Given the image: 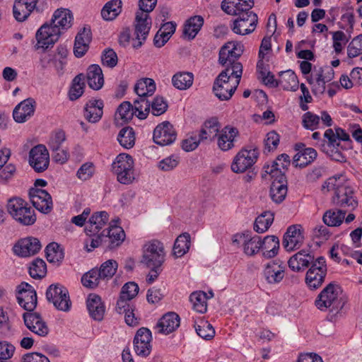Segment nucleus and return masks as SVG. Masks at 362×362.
Listing matches in <instances>:
<instances>
[{"instance_id":"nucleus-1","label":"nucleus","mask_w":362,"mask_h":362,"mask_svg":"<svg viewBox=\"0 0 362 362\" xmlns=\"http://www.w3.org/2000/svg\"><path fill=\"white\" fill-rule=\"evenodd\" d=\"M74 20L71 11L66 8L57 9L49 22L44 23L37 31L35 49L43 51L52 47L64 31L70 28Z\"/></svg>"},{"instance_id":"nucleus-2","label":"nucleus","mask_w":362,"mask_h":362,"mask_svg":"<svg viewBox=\"0 0 362 362\" xmlns=\"http://www.w3.org/2000/svg\"><path fill=\"white\" fill-rule=\"evenodd\" d=\"M254 4V0H223L221 2V9L226 13L238 16L231 26L233 33L245 35L255 30L258 17L251 11Z\"/></svg>"},{"instance_id":"nucleus-3","label":"nucleus","mask_w":362,"mask_h":362,"mask_svg":"<svg viewBox=\"0 0 362 362\" xmlns=\"http://www.w3.org/2000/svg\"><path fill=\"white\" fill-rule=\"evenodd\" d=\"M233 68L224 69L214 80L213 92L220 100H230L240 84L243 74L240 66Z\"/></svg>"},{"instance_id":"nucleus-4","label":"nucleus","mask_w":362,"mask_h":362,"mask_svg":"<svg viewBox=\"0 0 362 362\" xmlns=\"http://www.w3.org/2000/svg\"><path fill=\"white\" fill-rule=\"evenodd\" d=\"M276 165H278L277 162L272 165L265 164L263 167L264 173L262 177L266 178V176L269 175L273 179L269 196L274 202L280 204L285 199L287 194V179L285 173L281 171Z\"/></svg>"},{"instance_id":"nucleus-5","label":"nucleus","mask_w":362,"mask_h":362,"mask_svg":"<svg viewBox=\"0 0 362 362\" xmlns=\"http://www.w3.org/2000/svg\"><path fill=\"white\" fill-rule=\"evenodd\" d=\"M338 288L336 284H329L317 297L315 302L316 307L321 311L329 310L333 316L339 313L346 302L339 296Z\"/></svg>"},{"instance_id":"nucleus-6","label":"nucleus","mask_w":362,"mask_h":362,"mask_svg":"<svg viewBox=\"0 0 362 362\" xmlns=\"http://www.w3.org/2000/svg\"><path fill=\"white\" fill-rule=\"evenodd\" d=\"M7 211L11 216L22 226H32L36 221L34 210L21 198L10 199L7 203Z\"/></svg>"},{"instance_id":"nucleus-7","label":"nucleus","mask_w":362,"mask_h":362,"mask_svg":"<svg viewBox=\"0 0 362 362\" xmlns=\"http://www.w3.org/2000/svg\"><path fill=\"white\" fill-rule=\"evenodd\" d=\"M244 52L243 45L238 42H228L221 47L218 54V62L224 69H234L235 66L239 64L243 71L242 64L238 61Z\"/></svg>"},{"instance_id":"nucleus-8","label":"nucleus","mask_w":362,"mask_h":362,"mask_svg":"<svg viewBox=\"0 0 362 362\" xmlns=\"http://www.w3.org/2000/svg\"><path fill=\"white\" fill-rule=\"evenodd\" d=\"M112 172L117 175V180L124 185L132 183L134 176V160L131 156L126 153L119 154L112 165Z\"/></svg>"},{"instance_id":"nucleus-9","label":"nucleus","mask_w":362,"mask_h":362,"mask_svg":"<svg viewBox=\"0 0 362 362\" xmlns=\"http://www.w3.org/2000/svg\"><path fill=\"white\" fill-rule=\"evenodd\" d=\"M165 252L163 244L153 240L144 245L142 262L148 268L161 267L165 262Z\"/></svg>"},{"instance_id":"nucleus-10","label":"nucleus","mask_w":362,"mask_h":362,"mask_svg":"<svg viewBox=\"0 0 362 362\" xmlns=\"http://www.w3.org/2000/svg\"><path fill=\"white\" fill-rule=\"evenodd\" d=\"M332 202L334 206L342 209L346 213L353 211L358 205L354 189L344 183L342 186H339L336 189V192H334Z\"/></svg>"},{"instance_id":"nucleus-11","label":"nucleus","mask_w":362,"mask_h":362,"mask_svg":"<svg viewBox=\"0 0 362 362\" xmlns=\"http://www.w3.org/2000/svg\"><path fill=\"white\" fill-rule=\"evenodd\" d=\"M47 300L59 310L67 312L71 306L69 293L66 287L59 284H51L46 291Z\"/></svg>"},{"instance_id":"nucleus-12","label":"nucleus","mask_w":362,"mask_h":362,"mask_svg":"<svg viewBox=\"0 0 362 362\" xmlns=\"http://www.w3.org/2000/svg\"><path fill=\"white\" fill-rule=\"evenodd\" d=\"M259 156V151L257 147L251 146L242 149L235 157L231 165V170L235 173H241L256 163Z\"/></svg>"},{"instance_id":"nucleus-13","label":"nucleus","mask_w":362,"mask_h":362,"mask_svg":"<svg viewBox=\"0 0 362 362\" xmlns=\"http://www.w3.org/2000/svg\"><path fill=\"white\" fill-rule=\"evenodd\" d=\"M327 267L323 257L316 258L315 262L309 267L305 282L310 288L316 289L322 286L327 275Z\"/></svg>"},{"instance_id":"nucleus-14","label":"nucleus","mask_w":362,"mask_h":362,"mask_svg":"<svg viewBox=\"0 0 362 362\" xmlns=\"http://www.w3.org/2000/svg\"><path fill=\"white\" fill-rule=\"evenodd\" d=\"M22 317L26 328L35 334L45 337L49 334V329L40 313L33 311L25 312Z\"/></svg>"},{"instance_id":"nucleus-15","label":"nucleus","mask_w":362,"mask_h":362,"mask_svg":"<svg viewBox=\"0 0 362 362\" xmlns=\"http://www.w3.org/2000/svg\"><path fill=\"white\" fill-rule=\"evenodd\" d=\"M17 300L18 304L26 310L33 311L37 304V293L34 288L26 282L18 286Z\"/></svg>"},{"instance_id":"nucleus-16","label":"nucleus","mask_w":362,"mask_h":362,"mask_svg":"<svg viewBox=\"0 0 362 362\" xmlns=\"http://www.w3.org/2000/svg\"><path fill=\"white\" fill-rule=\"evenodd\" d=\"M151 332L146 327L139 329L134 338V350L136 354L140 357H147L151 351L152 346Z\"/></svg>"},{"instance_id":"nucleus-17","label":"nucleus","mask_w":362,"mask_h":362,"mask_svg":"<svg viewBox=\"0 0 362 362\" xmlns=\"http://www.w3.org/2000/svg\"><path fill=\"white\" fill-rule=\"evenodd\" d=\"M29 163L37 173L46 170L49 163V155L46 147L39 144L31 148L29 153Z\"/></svg>"},{"instance_id":"nucleus-18","label":"nucleus","mask_w":362,"mask_h":362,"mask_svg":"<svg viewBox=\"0 0 362 362\" xmlns=\"http://www.w3.org/2000/svg\"><path fill=\"white\" fill-rule=\"evenodd\" d=\"M29 197L33 206L39 211L47 214L52 209L51 195L45 189L31 188Z\"/></svg>"},{"instance_id":"nucleus-19","label":"nucleus","mask_w":362,"mask_h":362,"mask_svg":"<svg viewBox=\"0 0 362 362\" xmlns=\"http://www.w3.org/2000/svg\"><path fill=\"white\" fill-rule=\"evenodd\" d=\"M304 235L300 225L290 226L285 234L282 241V245L288 252L298 250L303 244Z\"/></svg>"},{"instance_id":"nucleus-20","label":"nucleus","mask_w":362,"mask_h":362,"mask_svg":"<svg viewBox=\"0 0 362 362\" xmlns=\"http://www.w3.org/2000/svg\"><path fill=\"white\" fill-rule=\"evenodd\" d=\"M315 259L311 251L301 250L289 258L288 265L293 272H301L310 267Z\"/></svg>"},{"instance_id":"nucleus-21","label":"nucleus","mask_w":362,"mask_h":362,"mask_svg":"<svg viewBox=\"0 0 362 362\" xmlns=\"http://www.w3.org/2000/svg\"><path fill=\"white\" fill-rule=\"evenodd\" d=\"M177 137L173 126L168 121L156 126L153 131V141L160 146H167L173 144Z\"/></svg>"},{"instance_id":"nucleus-22","label":"nucleus","mask_w":362,"mask_h":362,"mask_svg":"<svg viewBox=\"0 0 362 362\" xmlns=\"http://www.w3.org/2000/svg\"><path fill=\"white\" fill-rule=\"evenodd\" d=\"M156 90V83L151 78H144L136 83L134 86V91L138 95V98L134 100V103H136V107L139 103H144V108L148 110L150 107V102L147 100L146 97L152 95Z\"/></svg>"},{"instance_id":"nucleus-23","label":"nucleus","mask_w":362,"mask_h":362,"mask_svg":"<svg viewBox=\"0 0 362 362\" xmlns=\"http://www.w3.org/2000/svg\"><path fill=\"white\" fill-rule=\"evenodd\" d=\"M151 25V20L149 15L142 11H137L135 17V32L136 38L138 40L133 46L137 49L140 47L148 35Z\"/></svg>"},{"instance_id":"nucleus-24","label":"nucleus","mask_w":362,"mask_h":362,"mask_svg":"<svg viewBox=\"0 0 362 362\" xmlns=\"http://www.w3.org/2000/svg\"><path fill=\"white\" fill-rule=\"evenodd\" d=\"M36 102L32 98H28L16 106L13 111V117L18 123H23L30 119L35 113Z\"/></svg>"},{"instance_id":"nucleus-25","label":"nucleus","mask_w":362,"mask_h":362,"mask_svg":"<svg viewBox=\"0 0 362 362\" xmlns=\"http://www.w3.org/2000/svg\"><path fill=\"white\" fill-rule=\"evenodd\" d=\"M41 247L40 241L37 238L28 237L21 240L15 245L13 250L16 255L25 257L35 255Z\"/></svg>"},{"instance_id":"nucleus-26","label":"nucleus","mask_w":362,"mask_h":362,"mask_svg":"<svg viewBox=\"0 0 362 362\" xmlns=\"http://www.w3.org/2000/svg\"><path fill=\"white\" fill-rule=\"evenodd\" d=\"M285 265L279 259L268 262L264 269V276L269 284L281 281L285 275Z\"/></svg>"},{"instance_id":"nucleus-27","label":"nucleus","mask_w":362,"mask_h":362,"mask_svg":"<svg viewBox=\"0 0 362 362\" xmlns=\"http://www.w3.org/2000/svg\"><path fill=\"white\" fill-rule=\"evenodd\" d=\"M131 300L122 298L119 296L115 307V310L119 314H124L125 322L129 326L138 325L139 322L135 317V306L130 303Z\"/></svg>"},{"instance_id":"nucleus-28","label":"nucleus","mask_w":362,"mask_h":362,"mask_svg":"<svg viewBox=\"0 0 362 362\" xmlns=\"http://www.w3.org/2000/svg\"><path fill=\"white\" fill-rule=\"evenodd\" d=\"M91 40L92 33L90 28L84 27L75 38L74 53L76 57H82L87 52Z\"/></svg>"},{"instance_id":"nucleus-29","label":"nucleus","mask_w":362,"mask_h":362,"mask_svg":"<svg viewBox=\"0 0 362 362\" xmlns=\"http://www.w3.org/2000/svg\"><path fill=\"white\" fill-rule=\"evenodd\" d=\"M108 214L106 211L94 213L89 218L85 231L89 236L95 235L107 223Z\"/></svg>"},{"instance_id":"nucleus-30","label":"nucleus","mask_w":362,"mask_h":362,"mask_svg":"<svg viewBox=\"0 0 362 362\" xmlns=\"http://www.w3.org/2000/svg\"><path fill=\"white\" fill-rule=\"evenodd\" d=\"M180 319L177 314L168 313L164 315L158 322V332L168 334L174 332L180 326Z\"/></svg>"},{"instance_id":"nucleus-31","label":"nucleus","mask_w":362,"mask_h":362,"mask_svg":"<svg viewBox=\"0 0 362 362\" xmlns=\"http://www.w3.org/2000/svg\"><path fill=\"white\" fill-rule=\"evenodd\" d=\"M86 305L89 314L93 320L101 321L103 319L105 308L101 298L98 295L90 294Z\"/></svg>"},{"instance_id":"nucleus-32","label":"nucleus","mask_w":362,"mask_h":362,"mask_svg":"<svg viewBox=\"0 0 362 362\" xmlns=\"http://www.w3.org/2000/svg\"><path fill=\"white\" fill-rule=\"evenodd\" d=\"M125 238L124 230L117 226H111L105 232V243L109 249H113L120 245Z\"/></svg>"},{"instance_id":"nucleus-33","label":"nucleus","mask_w":362,"mask_h":362,"mask_svg":"<svg viewBox=\"0 0 362 362\" xmlns=\"http://www.w3.org/2000/svg\"><path fill=\"white\" fill-rule=\"evenodd\" d=\"M103 102L101 100H91L84 108V117L91 123L98 122L103 116Z\"/></svg>"},{"instance_id":"nucleus-34","label":"nucleus","mask_w":362,"mask_h":362,"mask_svg":"<svg viewBox=\"0 0 362 362\" xmlns=\"http://www.w3.org/2000/svg\"><path fill=\"white\" fill-rule=\"evenodd\" d=\"M87 82L89 87L98 90L103 86L104 77L100 66L98 64H91L87 70Z\"/></svg>"},{"instance_id":"nucleus-35","label":"nucleus","mask_w":362,"mask_h":362,"mask_svg":"<svg viewBox=\"0 0 362 362\" xmlns=\"http://www.w3.org/2000/svg\"><path fill=\"white\" fill-rule=\"evenodd\" d=\"M220 124L215 117L211 118L204 123L199 134V141H213L218 136Z\"/></svg>"},{"instance_id":"nucleus-36","label":"nucleus","mask_w":362,"mask_h":362,"mask_svg":"<svg viewBox=\"0 0 362 362\" xmlns=\"http://www.w3.org/2000/svg\"><path fill=\"white\" fill-rule=\"evenodd\" d=\"M238 134L235 128L226 127L218 136V146L222 151H228L234 146L235 138Z\"/></svg>"},{"instance_id":"nucleus-37","label":"nucleus","mask_w":362,"mask_h":362,"mask_svg":"<svg viewBox=\"0 0 362 362\" xmlns=\"http://www.w3.org/2000/svg\"><path fill=\"white\" fill-rule=\"evenodd\" d=\"M204 25V18L201 16L189 18L185 23L183 35L189 40H193Z\"/></svg>"},{"instance_id":"nucleus-38","label":"nucleus","mask_w":362,"mask_h":362,"mask_svg":"<svg viewBox=\"0 0 362 362\" xmlns=\"http://www.w3.org/2000/svg\"><path fill=\"white\" fill-rule=\"evenodd\" d=\"M30 6L31 4L28 0H15L13 6V13L15 19L18 22L25 21L31 12L33 11Z\"/></svg>"},{"instance_id":"nucleus-39","label":"nucleus","mask_w":362,"mask_h":362,"mask_svg":"<svg viewBox=\"0 0 362 362\" xmlns=\"http://www.w3.org/2000/svg\"><path fill=\"white\" fill-rule=\"evenodd\" d=\"M261 249L263 256L267 258L274 257L279 248V240L274 235H267L263 240L261 239Z\"/></svg>"},{"instance_id":"nucleus-40","label":"nucleus","mask_w":362,"mask_h":362,"mask_svg":"<svg viewBox=\"0 0 362 362\" xmlns=\"http://www.w3.org/2000/svg\"><path fill=\"white\" fill-rule=\"evenodd\" d=\"M121 0H111L101 10V16L105 21H112L122 12Z\"/></svg>"},{"instance_id":"nucleus-41","label":"nucleus","mask_w":362,"mask_h":362,"mask_svg":"<svg viewBox=\"0 0 362 362\" xmlns=\"http://www.w3.org/2000/svg\"><path fill=\"white\" fill-rule=\"evenodd\" d=\"M194 76L187 71H180L175 74L172 77L173 86L178 90H187L193 83Z\"/></svg>"},{"instance_id":"nucleus-42","label":"nucleus","mask_w":362,"mask_h":362,"mask_svg":"<svg viewBox=\"0 0 362 362\" xmlns=\"http://www.w3.org/2000/svg\"><path fill=\"white\" fill-rule=\"evenodd\" d=\"M317 156V151L313 148H306L300 151L293 157V163L296 166L304 168L311 163Z\"/></svg>"},{"instance_id":"nucleus-43","label":"nucleus","mask_w":362,"mask_h":362,"mask_svg":"<svg viewBox=\"0 0 362 362\" xmlns=\"http://www.w3.org/2000/svg\"><path fill=\"white\" fill-rule=\"evenodd\" d=\"M279 86L284 90L296 91L298 88V80L296 74L291 70L280 74Z\"/></svg>"},{"instance_id":"nucleus-44","label":"nucleus","mask_w":362,"mask_h":362,"mask_svg":"<svg viewBox=\"0 0 362 362\" xmlns=\"http://www.w3.org/2000/svg\"><path fill=\"white\" fill-rule=\"evenodd\" d=\"M189 247L190 235L187 233L180 235L174 243L173 255L175 257H181L188 252Z\"/></svg>"},{"instance_id":"nucleus-45","label":"nucleus","mask_w":362,"mask_h":362,"mask_svg":"<svg viewBox=\"0 0 362 362\" xmlns=\"http://www.w3.org/2000/svg\"><path fill=\"white\" fill-rule=\"evenodd\" d=\"M84 80L85 76L83 74H79L74 78L69 91V98L71 100H77L83 93L86 86Z\"/></svg>"},{"instance_id":"nucleus-46","label":"nucleus","mask_w":362,"mask_h":362,"mask_svg":"<svg viewBox=\"0 0 362 362\" xmlns=\"http://www.w3.org/2000/svg\"><path fill=\"white\" fill-rule=\"evenodd\" d=\"M346 214L340 209L337 211L328 210L324 214L322 220L327 226H339L343 223Z\"/></svg>"},{"instance_id":"nucleus-47","label":"nucleus","mask_w":362,"mask_h":362,"mask_svg":"<svg viewBox=\"0 0 362 362\" xmlns=\"http://www.w3.org/2000/svg\"><path fill=\"white\" fill-rule=\"evenodd\" d=\"M30 276L35 279H40L47 274V265L45 262L40 258H36L31 263L28 268Z\"/></svg>"},{"instance_id":"nucleus-48","label":"nucleus","mask_w":362,"mask_h":362,"mask_svg":"<svg viewBox=\"0 0 362 362\" xmlns=\"http://www.w3.org/2000/svg\"><path fill=\"white\" fill-rule=\"evenodd\" d=\"M119 144L125 148H132L135 144L134 132L132 127L122 128L117 136Z\"/></svg>"},{"instance_id":"nucleus-49","label":"nucleus","mask_w":362,"mask_h":362,"mask_svg":"<svg viewBox=\"0 0 362 362\" xmlns=\"http://www.w3.org/2000/svg\"><path fill=\"white\" fill-rule=\"evenodd\" d=\"M193 308L198 313H204L207 310V296L204 291L194 292L189 296Z\"/></svg>"},{"instance_id":"nucleus-50","label":"nucleus","mask_w":362,"mask_h":362,"mask_svg":"<svg viewBox=\"0 0 362 362\" xmlns=\"http://www.w3.org/2000/svg\"><path fill=\"white\" fill-rule=\"evenodd\" d=\"M274 221V215L270 212H264L258 216L254 224V230L259 233H262L268 230Z\"/></svg>"},{"instance_id":"nucleus-51","label":"nucleus","mask_w":362,"mask_h":362,"mask_svg":"<svg viewBox=\"0 0 362 362\" xmlns=\"http://www.w3.org/2000/svg\"><path fill=\"white\" fill-rule=\"evenodd\" d=\"M47 260L51 263L59 262L64 259V252L57 243H49L45 248Z\"/></svg>"},{"instance_id":"nucleus-52","label":"nucleus","mask_w":362,"mask_h":362,"mask_svg":"<svg viewBox=\"0 0 362 362\" xmlns=\"http://www.w3.org/2000/svg\"><path fill=\"white\" fill-rule=\"evenodd\" d=\"M261 237L259 235H254L250 237L249 235L245 240L243 245V251L245 254L249 256H253L257 254L261 249Z\"/></svg>"},{"instance_id":"nucleus-53","label":"nucleus","mask_w":362,"mask_h":362,"mask_svg":"<svg viewBox=\"0 0 362 362\" xmlns=\"http://www.w3.org/2000/svg\"><path fill=\"white\" fill-rule=\"evenodd\" d=\"M100 279H103L98 269H92L83 275L81 283L85 287L95 288L98 286Z\"/></svg>"},{"instance_id":"nucleus-54","label":"nucleus","mask_w":362,"mask_h":362,"mask_svg":"<svg viewBox=\"0 0 362 362\" xmlns=\"http://www.w3.org/2000/svg\"><path fill=\"white\" fill-rule=\"evenodd\" d=\"M118 267L117 262L114 259H108L100 265L98 270L103 279H109L115 274Z\"/></svg>"},{"instance_id":"nucleus-55","label":"nucleus","mask_w":362,"mask_h":362,"mask_svg":"<svg viewBox=\"0 0 362 362\" xmlns=\"http://www.w3.org/2000/svg\"><path fill=\"white\" fill-rule=\"evenodd\" d=\"M197 334L202 338L209 340L215 335V330L212 325L206 321H202L201 325L195 326Z\"/></svg>"},{"instance_id":"nucleus-56","label":"nucleus","mask_w":362,"mask_h":362,"mask_svg":"<svg viewBox=\"0 0 362 362\" xmlns=\"http://www.w3.org/2000/svg\"><path fill=\"white\" fill-rule=\"evenodd\" d=\"M320 123V117L311 112H307L302 117L303 127L311 131L317 129Z\"/></svg>"},{"instance_id":"nucleus-57","label":"nucleus","mask_w":362,"mask_h":362,"mask_svg":"<svg viewBox=\"0 0 362 362\" xmlns=\"http://www.w3.org/2000/svg\"><path fill=\"white\" fill-rule=\"evenodd\" d=\"M155 116H159L166 112L168 103L163 97L156 96L152 102H150V109Z\"/></svg>"},{"instance_id":"nucleus-58","label":"nucleus","mask_w":362,"mask_h":362,"mask_svg":"<svg viewBox=\"0 0 362 362\" xmlns=\"http://www.w3.org/2000/svg\"><path fill=\"white\" fill-rule=\"evenodd\" d=\"M101 60L103 65L109 68H114L117 64L118 57L117 53L112 49L107 48L103 52Z\"/></svg>"},{"instance_id":"nucleus-59","label":"nucleus","mask_w":362,"mask_h":362,"mask_svg":"<svg viewBox=\"0 0 362 362\" xmlns=\"http://www.w3.org/2000/svg\"><path fill=\"white\" fill-rule=\"evenodd\" d=\"M321 149L323 152H325L332 160L344 163L346 162V158L345 156L338 149V146H334L332 148H329V149H326V144L325 141L322 140L321 141Z\"/></svg>"},{"instance_id":"nucleus-60","label":"nucleus","mask_w":362,"mask_h":362,"mask_svg":"<svg viewBox=\"0 0 362 362\" xmlns=\"http://www.w3.org/2000/svg\"><path fill=\"white\" fill-rule=\"evenodd\" d=\"M117 112L122 119L128 122L132 119L135 113L134 106L133 107L129 101H124L118 107Z\"/></svg>"},{"instance_id":"nucleus-61","label":"nucleus","mask_w":362,"mask_h":362,"mask_svg":"<svg viewBox=\"0 0 362 362\" xmlns=\"http://www.w3.org/2000/svg\"><path fill=\"white\" fill-rule=\"evenodd\" d=\"M139 290V286L136 283L129 281L122 286L119 296H122V298L132 300L137 296Z\"/></svg>"},{"instance_id":"nucleus-62","label":"nucleus","mask_w":362,"mask_h":362,"mask_svg":"<svg viewBox=\"0 0 362 362\" xmlns=\"http://www.w3.org/2000/svg\"><path fill=\"white\" fill-rule=\"evenodd\" d=\"M66 139L65 132L62 130L55 132L49 139L48 146L51 151H57L61 148Z\"/></svg>"},{"instance_id":"nucleus-63","label":"nucleus","mask_w":362,"mask_h":362,"mask_svg":"<svg viewBox=\"0 0 362 362\" xmlns=\"http://www.w3.org/2000/svg\"><path fill=\"white\" fill-rule=\"evenodd\" d=\"M315 84H313L312 92L315 95L324 93L326 81L323 79V69L322 68L315 74Z\"/></svg>"},{"instance_id":"nucleus-64","label":"nucleus","mask_w":362,"mask_h":362,"mask_svg":"<svg viewBox=\"0 0 362 362\" xmlns=\"http://www.w3.org/2000/svg\"><path fill=\"white\" fill-rule=\"evenodd\" d=\"M11 331V323L8 314L3 307L0 306V333L4 336L10 334Z\"/></svg>"}]
</instances>
